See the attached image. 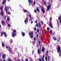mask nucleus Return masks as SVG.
Here are the masks:
<instances>
[{"mask_svg": "<svg viewBox=\"0 0 61 61\" xmlns=\"http://www.w3.org/2000/svg\"><path fill=\"white\" fill-rule=\"evenodd\" d=\"M44 8L42 7V8L41 9V11H42V12L44 14V13H45V10H44Z\"/></svg>", "mask_w": 61, "mask_h": 61, "instance_id": "2", "label": "nucleus"}, {"mask_svg": "<svg viewBox=\"0 0 61 61\" xmlns=\"http://www.w3.org/2000/svg\"><path fill=\"white\" fill-rule=\"evenodd\" d=\"M61 49V47L60 46H59L58 47V49L57 50V53H60V49Z\"/></svg>", "mask_w": 61, "mask_h": 61, "instance_id": "3", "label": "nucleus"}, {"mask_svg": "<svg viewBox=\"0 0 61 61\" xmlns=\"http://www.w3.org/2000/svg\"><path fill=\"white\" fill-rule=\"evenodd\" d=\"M1 23L2 25H5V22L3 20L1 21Z\"/></svg>", "mask_w": 61, "mask_h": 61, "instance_id": "5", "label": "nucleus"}, {"mask_svg": "<svg viewBox=\"0 0 61 61\" xmlns=\"http://www.w3.org/2000/svg\"><path fill=\"white\" fill-rule=\"evenodd\" d=\"M22 35L23 36H25V34L24 32H22Z\"/></svg>", "mask_w": 61, "mask_h": 61, "instance_id": "18", "label": "nucleus"}, {"mask_svg": "<svg viewBox=\"0 0 61 61\" xmlns=\"http://www.w3.org/2000/svg\"><path fill=\"white\" fill-rule=\"evenodd\" d=\"M16 33H12V37H15V36H16Z\"/></svg>", "mask_w": 61, "mask_h": 61, "instance_id": "4", "label": "nucleus"}, {"mask_svg": "<svg viewBox=\"0 0 61 61\" xmlns=\"http://www.w3.org/2000/svg\"><path fill=\"white\" fill-rule=\"evenodd\" d=\"M34 12H35V13H36L37 12L36 10H35Z\"/></svg>", "mask_w": 61, "mask_h": 61, "instance_id": "56", "label": "nucleus"}, {"mask_svg": "<svg viewBox=\"0 0 61 61\" xmlns=\"http://www.w3.org/2000/svg\"><path fill=\"white\" fill-rule=\"evenodd\" d=\"M6 3V0H3L2 2L3 4H4L5 3Z\"/></svg>", "mask_w": 61, "mask_h": 61, "instance_id": "13", "label": "nucleus"}, {"mask_svg": "<svg viewBox=\"0 0 61 61\" xmlns=\"http://www.w3.org/2000/svg\"><path fill=\"white\" fill-rule=\"evenodd\" d=\"M38 43L39 44H41V41H38Z\"/></svg>", "mask_w": 61, "mask_h": 61, "instance_id": "51", "label": "nucleus"}, {"mask_svg": "<svg viewBox=\"0 0 61 61\" xmlns=\"http://www.w3.org/2000/svg\"><path fill=\"white\" fill-rule=\"evenodd\" d=\"M50 21H52V18L50 17Z\"/></svg>", "mask_w": 61, "mask_h": 61, "instance_id": "42", "label": "nucleus"}, {"mask_svg": "<svg viewBox=\"0 0 61 61\" xmlns=\"http://www.w3.org/2000/svg\"><path fill=\"white\" fill-rule=\"evenodd\" d=\"M3 18H4V19H5V18H6V16H4L3 17Z\"/></svg>", "mask_w": 61, "mask_h": 61, "instance_id": "36", "label": "nucleus"}, {"mask_svg": "<svg viewBox=\"0 0 61 61\" xmlns=\"http://www.w3.org/2000/svg\"><path fill=\"white\" fill-rule=\"evenodd\" d=\"M35 41H33V42H32V43L33 44H35Z\"/></svg>", "mask_w": 61, "mask_h": 61, "instance_id": "53", "label": "nucleus"}, {"mask_svg": "<svg viewBox=\"0 0 61 61\" xmlns=\"http://www.w3.org/2000/svg\"><path fill=\"white\" fill-rule=\"evenodd\" d=\"M49 26H50L51 28H53V26L52 25V24H48Z\"/></svg>", "mask_w": 61, "mask_h": 61, "instance_id": "17", "label": "nucleus"}, {"mask_svg": "<svg viewBox=\"0 0 61 61\" xmlns=\"http://www.w3.org/2000/svg\"><path fill=\"white\" fill-rule=\"evenodd\" d=\"M34 30L36 31V27H34Z\"/></svg>", "mask_w": 61, "mask_h": 61, "instance_id": "38", "label": "nucleus"}, {"mask_svg": "<svg viewBox=\"0 0 61 61\" xmlns=\"http://www.w3.org/2000/svg\"><path fill=\"white\" fill-rule=\"evenodd\" d=\"M50 32L51 33H52V30H51Z\"/></svg>", "mask_w": 61, "mask_h": 61, "instance_id": "57", "label": "nucleus"}, {"mask_svg": "<svg viewBox=\"0 0 61 61\" xmlns=\"http://www.w3.org/2000/svg\"><path fill=\"white\" fill-rule=\"evenodd\" d=\"M60 39H61L60 37L59 36H58V39H57L58 41L59 42L60 41Z\"/></svg>", "mask_w": 61, "mask_h": 61, "instance_id": "11", "label": "nucleus"}, {"mask_svg": "<svg viewBox=\"0 0 61 61\" xmlns=\"http://www.w3.org/2000/svg\"><path fill=\"white\" fill-rule=\"evenodd\" d=\"M40 61H44V58H41H41Z\"/></svg>", "mask_w": 61, "mask_h": 61, "instance_id": "14", "label": "nucleus"}, {"mask_svg": "<svg viewBox=\"0 0 61 61\" xmlns=\"http://www.w3.org/2000/svg\"><path fill=\"white\" fill-rule=\"evenodd\" d=\"M4 8V7L3 6H1L0 8V9L1 11H2V10H3V8Z\"/></svg>", "mask_w": 61, "mask_h": 61, "instance_id": "10", "label": "nucleus"}, {"mask_svg": "<svg viewBox=\"0 0 61 61\" xmlns=\"http://www.w3.org/2000/svg\"><path fill=\"white\" fill-rule=\"evenodd\" d=\"M28 17H27L26 18V20H26V21H27L28 20Z\"/></svg>", "mask_w": 61, "mask_h": 61, "instance_id": "44", "label": "nucleus"}, {"mask_svg": "<svg viewBox=\"0 0 61 61\" xmlns=\"http://www.w3.org/2000/svg\"><path fill=\"white\" fill-rule=\"evenodd\" d=\"M17 61H20V59H18L17 60Z\"/></svg>", "mask_w": 61, "mask_h": 61, "instance_id": "60", "label": "nucleus"}, {"mask_svg": "<svg viewBox=\"0 0 61 61\" xmlns=\"http://www.w3.org/2000/svg\"><path fill=\"white\" fill-rule=\"evenodd\" d=\"M3 33V34L4 35L5 37H6L7 36V35H6V33L4 32Z\"/></svg>", "mask_w": 61, "mask_h": 61, "instance_id": "15", "label": "nucleus"}, {"mask_svg": "<svg viewBox=\"0 0 61 61\" xmlns=\"http://www.w3.org/2000/svg\"><path fill=\"white\" fill-rule=\"evenodd\" d=\"M39 26L40 27H41V24H40V23L39 24Z\"/></svg>", "mask_w": 61, "mask_h": 61, "instance_id": "41", "label": "nucleus"}, {"mask_svg": "<svg viewBox=\"0 0 61 61\" xmlns=\"http://www.w3.org/2000/svg\"><path fill=\"white\" fill-rule=\"evenodd\" d=\"M53 39L55 41H56V37L54 36L53 37Z\"/></svg>", "mask_w": 61, "mask_h": 61, "instance_id": "12", "label": "nucleus"}, {"mask_svg": "<svg viewBox=\"0 0 61 61\" xmlns=\"http://www.w3.org/2000/svg\"><path fill=\"white\" fill-rule=\"evenodd\" d=\"M36 10L38 12H39V7H38L36 8Z\"/></svg>", "mask_w": 61, "mask_h": 61, "instance_id": "22", "label": "nucleus"}, {"mask_svg": "<svg viewBox=\"0 0 61 61\" xmlns=\"http://www.w3.org/2000/svg\"><path fill=\"white\" fill-rule=\"evenodd\" d=\"M45 59L46 61H47V57H46Z\"/></svg>", "mask_w": 61, "mask_h": 61, "instance_id": "29", "label": "nucleus"}, {"mask_svg": "<svg viewBox=\"0 0 61 61\" xmlns=\"http://www.w3.org/2000/svg\"><path fill=\"white\" fill-rule=\"evenodd\" d=\"M6 57V55L5 54H3L2 55V57L3 59H5Z\"/></svg>", "mask_w": 61, "mask_h": 61, "instance_id": "6", "label": "nucleus"}, {"mask_svg": "<svg viewBox=\"0 0 61 61\" xmlns=\"http://www.w3.org/2000/svg\"><path fill=\"white\" fill-rule=\"evenodd\" d=\"M47 31H49V30H50V28H49V27H47Z\"/></svg>", "mask_w": 61, "mask_h": 61, "instance_id": "24", "label": "nucleus"}, {"mask_svg": "<svg viewBox=\"0 0 61 61\" xmlns=\"http://www.w3.org/2000/svg\"><path fill=\"white\" fill-rule=\"evenodd\" d=\"M41 24L42 25H44V23H43V22L42 21H41Z\"/></svg>", "mask_w": 61, "mask_h": 61, "instance_id": "27", "label": "nucleus"}, {"mask_svg": "<svg viewBox=\"0 0 61 61\" xmlns=\"http://www.w3.org/2000/svg\"><path fill=\"white\" fill-rule=\"evenodd\" d=\"M1 36H3V32H1Z\"/></svg>", "mask_w": 61, "mask_h": 61, "instance_id": "31", "label": "nucleus"}, {"mask_svg": "<svg viewBox=\"0 0 61 61\" xmlns=\"http://www.w3.org/2000/svg\"><path fill=\"white\" fill-rule=\"evenodd\" d=\"M37 32H38H38H39V29H37Z\"/></svg>", "mask_w": 61, "mask_h": 61, "instance_id": "35", "label": "nucleus"}, {"mask_svg": "<svg viewBox=\"0 0 61 61\" xmlns=\"http://www.w3.org/2000/svg\"><path fill=\"white\" fill-rule=\"evenodd\" d=\"M25 23L26 24V22H27V20H25Z\"/></svg>", "mask_w": 61, "mask_h": 61, "instance_id": "47", "label": "nucleus"}, {"mask_svg": "<svg viewBox=\"0 0 61 61\" xmlns=\"http://www.w3.org/2000/svg\"><path fill=\"white\" fill-rule=\"evenodd\" d=\"M38 36H39V35L38 34H37L36 35V38H38Z\"/></svg>", "mask_w": 61, "mask_h": 61, "instance_id": "40", "label": "nucleus"}, {"mask_svg": "<svg viewBox=\"0 0 61 61\" xmlns=\"http://www.w3.org/2000/svg\"><path fill=\"white\" fill-rule=\"evenodd\" d=\"M31 24H32V23H33V21H31Z\"/></svg>", "mask_w": 61, "mask_h": 61, "instance_id": "59", "label": "nucleus"}, {"mask_svg": "<svg viewBox=\"0 0 61 61\" xmlns=\"http://www.w3.org/2000/svg\"><path fill=\"white\" fill-rule=\"evenodd\" d=\"M8 9H9V7H5V10L6 11V12H7V10H8Z\"/></svg>", "mask_w": 61, "mask_h": 61, "instance_id": "8", "label": "nucleus"}, {"mask_svg": "<svg viewBox=\"0 0 61 61\" xmlns=\"http://www.w3.org/2000/svg\"><path fill=\"white\" fill-rule=\"evenodd\" d=\"M40 59H41V58H40L39 59L38 58L37 60H39V61H40Z\"/></svg>", "mask_w": 61, "mask_h": 61, "instance_id": "54", "label": "nucleus"}, {"mask_svg": "<svg viewBox=\"0 0 61 61\" xmlns=\"http://www.w3.org/2000/svg\"><path fill=\"white\" fill-rule=\"evenodd\" d=\"M42 34H44V30H42Z\"/></svg>", "mask_w": 61, "mask_h": 61, "instance_id": "63", "label": "nucleus"}, {"mask_svg": "<svg viewBox=\"0 0 61 61\" xmlns=\"http://www.w3.org/2000/svg\"><path fill=\"white\" fill-rule=\"evenodd\" d=\"M48 51H47L46 52V53L47 54H48Z\"/></svg>", "mask_w": 61, "mask_h": 61, "instance_id": "64", "label": "nucleus"}, {"mask_svg": "<svg viewBox=\"0 0 61 61\" xmlns=\"http://www.w3.org/2000/svg\"><path fill=\"white\" fill-rule=\"evenodd\" d=\"M28 16L30 17V18H31V14H29Z\"/></svg>", "mask_w": 61, "mask_h": 61, "instance_id": "26", "label": "nucleus"}, {"mask_svg": "<svg viewBox=\"0 0 61 61\" xmlns=\"http://www.w3.org/2000/svg\"><path fill=\"white\" fill-rule=\"evenodd\" d=\"M45 50V48L44 47H43L42 48L41 51L42 52H44Z\"/></svg>", "mask_w": 61, "mask_h": 61, "instance_id": "9", "label": "nucleus"}, {"mask_svg": "<svg viewBox=\"0 0 61 61\" xmlns=\"http://www.w3.org/2000/svg\"><path fill=\"white\" fill-rule=\"evenodd\" d=\"M0 15L1 16H3L4 15V10H2V11H1Z\"/></svg>", "mask_w": 61, "mask_h": 61, "instance_id": "7", "label": "nucleus"}, {"mask_svg": "<svg viewBox=\"0 0 61 61\" xmlns=\"http://www.w3.org/2000/svg\"><path fill=\"white\" fill-rule=\"evenodd\" d=\"M8 47L9 48V51H10V49H11V48L9 46H8Z\"/></svg>", "mask_w": 61, "mask_h": 61, "instance_id": "33", "label": "nucleus"}, {"mask_svg": "<svg viewBox=\"0 0 61 61\" xmlns=\"http://www.w3.org/2000/svg\"><path fill=\"white\" fill-rule=\"evenodd\" d=\"M6 48H7V49H8V46H6Z\"/></svg>", "mask_w": 61, "mask_h": 61, "instance_id": "55", "label": "nucleus"}, {"mask_svg": "<svg viewBox=\"0 0 61 61\" xmlns=\"http://www.w3.org/2000/svg\"><path fill=\"white\" fill-rule=\"evenodd\" d=\"M48 60H49V59H50V56H48Z\"/></svg>", "mask_w": 61, "mask_h": 61, "instance_id": "28", "label": "nucleus"}, {"mask_svg": "<svg viewBox=\"0 0 61 61\" xmlns=\"http://www.w3.org/2000/svg\"><path fill=\"white\" fill-rule=\"evenodd\" d=\"M13 32H13V33H16V30H13Z\"/></svg>", "mask_w": 61, "mask_h": 61, "instance_id": "25", "label": "nucleus"}, {"mask_svg": "<svg viewBox=\"0 0 61 61\" xmlns=\"http://www.w3.org/2000/svg\"><path fill=\"white\" fill-rule=\"evenodd\" d=\"M10 17H8L7 18V20L8 21V22H9V20H10Z\"/></svg>", "mask_w": 61, "mask_h": 61, "instance_id": "16", "label": "nucleus"}, {"mask_svg": "<svg viewBox=\"0 0 61 61\" xmlns=\"http://www.w3.org/2000/svg\"><path fill=\"white\" fill-rule=\"evenodd\" d=\"M8 26H9V27H10L11 26V25L10 24H8Z\"/></svg>", "mask_w": 61, "mask_h": 61, "instance_id": "39", "label": "nucleus"}, {"mask_svg": "<svg viewBox=\"0 0 61 61\" xmlns=\"http://www.w3.org/2000/svg\"><path fill=\"white\" fill-rule=\"evenodd\" d=\"M33 37H34L33 35H30V37L31 38H32Z\"/></svg>", "mask_w": 61, "mask_h": 61, "instance_id": "23", "label": "nucleus"}, {"mask_svg": "<svg viewBox=\"0 0 61 61\" xmlns=\"http://www.w3.org/2000/svg\"><path fill=\"white\" fill-rule=\"evenodd\" d=\"M35 22L36 23H37V20H36L35 21Z\"/></svg>", "mask_w": 61, "mask_h": 61, "instance_id": "46", "label": "nucleus"}, {"mask_svg": "<svg viewBox=\"0 0 61 61\" xmlns=\"http://www.w3.org/2000/svg\"><path fill=\"white\" fill-rule=\"evenodd\" d=\"M59 55L60 56H61V53H60L59 54Z\"/></svg>", "mask_w": 61, "mask_h": 61, "instance_id": "49", "label": "nucleus"}, {"mask_svg": "<svg viewBox=\"0 0 61 61\" xmlns=\"http://www.w3.org/2000/svg\"><path fill=\"white\" fill-rule=\"evenodd\" d=\"M36 1L34 2H33V5H35L36 4Z\"/></svg>", "mask_w": 61, "mask_h": 61, "instance_id": "37", "label": "nucleus"}, {"mask_svg": "<svg viewBox=\"0 0 61 61\" xmlns=\"http://www.w3.org/2000/svg\"><path fill=\"white\" fill-rule=\"evenodd\" d=\"M38 52L39 54H40V50L39 49H38Z\"/></svg>", "mask_w": 61, "mask_h": 61, "instance_id": "20", "label": "nucleus"}, {"mask_svg": "<svg viewBox=\"0 0 61 61\" xmlns=\"http://www.w3.org/2000/svg\"><path fill=\"white\" fill-rule=\"evenodd\" d=\"M25 60L26 61H28V60L27 59H26Z\"/></svg>", "mask_w": 61, "mask_h": 61, "instance_id": "52", "label": "nucleus"}, {"mask_svg": "<svg viewBox=\"0 0 61 61\" xmlns=\"http://www.w3.org/2000/svg\"><path fill=\"white\" fill-rule=\"evenodd\" d=\"M28 1H29L28 2L29 3H30V0H28Z\"/></svg>", "mask_w": 61, "mask_h": 61, "instance_id": "61", "label": "nucleus"}, {"mask_svg": "<svg viewBox=\"0 0 61 61\" xmlns=\"http://www.w3.org/2000/svg\"><path fill=\"white\" fill-rule=\"evenodd\" d=\"M36 25H37V27H38V23H36Z\"/></svg>", "mask_w": 61, "mask_h": 61, "instance_id": "58", "label": "nucleus"}, {"mask_svg": "<svg viewBox=\"0 0 61 61\" xmlns=\"http://www.w3.org/2000/svg\"><path fill=\"white\" fill-rule=\"evenodd\" d=\"M2 45L3 47H5V44H4V43H2Z\"/></svg>", "mask_w": 61, "mask_h": 61, "instance_id": "21", "label": "nucleus"}, {"mask_svg": "<svg viewBox=\"0 0 61 61\" xmlns=\"http://www.w3.org/2000/svg\"><path fill=\"white\" fill-rule=\"evenodd\" d=\"M8 61H12V60L10 58H9L8 59Z\"/></svg>", "mask_w": 61, "mask_h": 61, "instance_id": "19", "label": "nucleus"}, {"mask_svg": "<svg viewBox=\"0 0 61 61\" xmlns=\"http://www.w3.org/2000/svg\"><path fill=\"white\" fill-rule=\"evenodd\" d=\"M48 5H49L47 6V11H48L49 10V9H50V8L51 7V4H50V2H48Z\"/></svg>", "mask_w": 61, "mask_h": 61, "instance_id": "1", "label": "nucleus"}, {"mask_svg": "<svg viewBox=\"0 0 61 61\" xmlns=\"http://www.w3.org/2000/svg\"><path fill=\"white\" fill-rule=\"evenodd\" d=\"M29 35L30 36L31 35V33H30L29 32Z\"/></svg>", "mask_w": 61, "mask_h": 61, "instance_id": "62", "label": "nucleus"}, {"mask_svg": "<svg viewBox=\"0 0 61 61\" xmlns=\"http://www.w3.org/2000/svg\"><path fill=\"white\" fill-rule=\"evenodd\" d=\"M44 57H45V54H44L43 56V57H42V58H44Z\"/></svg>", "mask_w": 61, "mask_h": 61, "instance_id": "45", "label": "nucleus"}, {"mask_svg": "<svg viewBox=\"0 0 61 61\" xmlns=\"http://www.w3.org/2000/svg\"><path fill=\"white\" fill-rule=\"evenodd\" d=\"M51 22H52V21H49V23L50 24H52Z\"/></svg>", "mask_w": 61, "mask_h": 61, "instance_id": "32", "label": "nucleus"}, {"mask_svg": "<svg viewBox=\"0 0 61 61\" xmlns=\"http://www.w3.org/2000/svg\"><path fill=\"white\" fill-rule=\"evenodd\" d=\"M6 13H8V14L9 15H10V14H11V13L10 12H8L7 11V12H6Z\"/></svg>", "mask_w": 61, "mask_h": 61, "instance_id": "30", "label": "nucleus"}, {"mask_svg": "<svg viewBox=\"0 0 61 61\" xmlns=\"http://www.w3.org/2000/svg\"><path fill=\"white\" fill-rule=\"evenodd\" d=\"M34 41H36V38H34Z\"/></svg>", "mask_w": 61, "mask_h": 61, "instance_id": "48", "label": "nucleus"}, {"mask_svg": "<svg viewBox=\"0 0 61 61\" xmlns=\"http://www.w3.org/2000/svg\"><path fill=\"white\" fill-rule=\"evenodd\" d=\"M24 13H26V12H27V11L26 10H24Z\"/></svg>", "mask_w": 61, "mask_h": 61, "instance_id": "34", "label": "nucleus"}, {"mask_svg": "<svg viewBox=\"0 0 61 61\" xmlns=\"http://www.w3.org/2000/svg\"><path fill=\"white\" fill-rule=\"evenodd\" d=\"M13 42V40H11L10 41V43H12V42Z\"/></svg>", "mask_w": 61, "mask_h": 61, "instance_id": "43", "label": "nucleus"}, {"mask_svg": "<svg viewBox=\"0 0 61 61\" xmlns=\"http://www.w3.org/2000/svg\"><path fill=\"white\" fill-rule=\"evenodd\" d=\"M31 32V34L32 35H33V32L32 31H30Z\"/></svg>", "mask_w": 61, "mask_h": 61, "instance_id": "50", "label": "nucleus"}]
</instances>
